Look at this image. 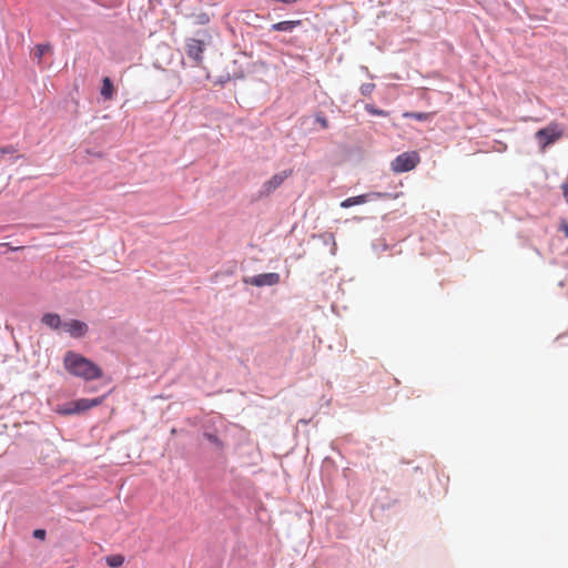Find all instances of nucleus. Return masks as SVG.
<instances>
[{
  "mask_svg": "<svg viewBox=\"0 0 568 568\" xmlns=\"http://www.w3.org/2000/svg\"><path fill=\"white\" fill-rule=\"evenodd\" d=\"M315 122H317L323 129L328 128V121H327L326 116H324L322 113L316 114Z\"/></svg>",
  "mask_w": 568,
  "mask_h": 568,
  "instance_id": "aec40b11",
  "label": "nucleus"
},
{
  "mask_svg": "<svg viewBox=\"0 0 568 568\" xmlns=\"http://www.w3.org/2000/svg\"><path fill=\"white\" fill-rule=\"evenodd\" d=\"M418 163L419 155L417 152H404L393 160L390 166L394 172L403 173L415 169Z\"/></svg>",
  "mask_w": 568,
  "mask_h": 568,
  "instance_id": "39448f33",
  "label": "nucleus"
},
{
  "mask_svg": "<svg viewBox=\"0 0 568 568\" xmlns=\"http://www.w3.org/2000/svg\"><path fill=\"white\" fill-rule=\"evenodd\" d=\"M105 562L111 568H118L123 565L124 557L122 555H111L105 557Z\"/></svg>",
  "mask_w": 568,
  "mask_h": 568,
  "instance_id": "4468645a",
  "label": "nucleus"
},
{
  "mask_svg": "<svg viewBox=\"0 0 568 568\" xmlns=\"http://www.w3.org/2000/svg\"><path fill=\"white\" fill-rule=\"evenodd\" d=\"M561 189H562L564 199L568 203V183H564L561 185Z\"/></svg>",
  "mask_w": 568,
  "mask_h": 568,
  "instance_id": "5701e85b",
  "label": "nucleus"
},
{
  "mask_svg": "<svg viewBox=\"0 0 568 568\" xmlns=\"http://www.w3.org/2000/svg\"><path fill=\"white\" fill-rule=\"evenodd\" d=\"M32 536L36 538V539H41L43 540L47 536V531L44 529H34L33 532H32Z\"/></svg>",
  "mask_w": 568,
  "mask_h": 568,
  "instance_id": "4be33fe9",
  "label": "nucleus"
},
{
  "mask_svg": "<svg viewBox=\"0 0 568 568\" xmlns=\"http://www.w3.org/2000/svg\"><path fill=\"white\" fill-rule=\"evenodd\" d=\"M373 248L375 251H379V250L386 251L388 248V245L385 242H383L382 240H377L373 243Z\"/></svg>",
  "mask_w": 568,
  "mask_h": 568,
  "instance_id": "412c9836",
  "label": "nucleus"
},
{
  "mask_svg": "<svg viewBox=\"0 0 568 568\" xmlns=\"http://www.w3.org/2000/svg\"><path fill=\"white\" fill-rule=\"evenodd\" d=\"M113 92H114V87H113V82L111 81V79L109 77L103 78L102 87H101V91H100L101 95L105 100H111L113 98Z\"/></svg>",
  "mask_w": 568,
  "mask_h": 568,
  "instance_id": "f8f14e48",
  "label": "nucleus"
},
{
  "mask_svg": "<svg viewBox=\"0 0 568 568\" xmlns=\"http://www.w3.org/2000/svg\"><path fill=\"white\" fill-rule=\"evenodd\" d=\"M276 1L281 2V3L290 4V3L296 2L297 0H276Z\"/></svg>",
  "mask_w": 568,
  "mask_h": 568,
  "instance_id": "393cba45",
  "label": "nucleus"
},
{
  "mask_svg": "<svg viewBox=\"0 0 568 568\" xmlns=\"http://www.w3.org/2000/svg\"><path fill=\"white\" fill-rule=\"evenodd\" d=\"M1 152H2V153H10V152H12V150H11V148H10V146H6V148H2V149H1Z\"/></svg>",
  "mask_w": 568,
  "mask_h": 568,
  "instance_id": "a878e982",
  "label": "nucleus"
},
{
  "mask_svg": "<svg viewBox=\"0 0 568 568\" xmlns=\"http://www.w3.org/2000/svg\"><path fill=\"white\" fill-rule=\"evenodd\" d=\"M432 113L428 112H404L403 116L406 119H414L417 121H428L432 119Z\"/></svg>",
  "mask_w": 568,
  "mask_h": 568,
  "instance_id": "ddd939ff",
  "label": "nucleus"
},
{
  "mask_svg": "<svg viewBox=\"0 0 568 568\" xmlns=\"http://www.w3.org/2000/svg\"><path fill=\"white\" fill-rule=\"evenodd\" d=\"M52 50V47L49 43H42L38 44L36 47L34 58L38 60V62H41L42 57Z\"/></svg>",
  "mask_w": 568,
  "mask_h": 568,
  "instance_id": "2eb2a0df",
  "label": "nucleus"
},
{
  "mask_svg": "<svg viewBox=\"0 0 568 568\" xmlns=\"http://www.w3.org/2000/svg\"><path fill=\"white\" fill-rule=\"evenodd\" d=\"M103 402V397L97 398H80L74 402L63 404L59 408V413L62 415H74L87 412L95 406H99Z\"/></svg>",
  "mask_w": 568,
  "mask_h": 568,
  "instance_id": "7ed1b4c3",
  "label": "nucleus"
},
{
  "mask_svg": "<svg viewBox=\"0 0 568 568\" xmlns=\"http://www.w3.org/2000/svg\"><path fill=\"white\" fill-rule=\"evenodd\" d=\"M560 231H562L565 233V235L568 236V224L567 223H562L560 225Z\"/></svg>",
  "mask_w": 568,
  "mask_h": 568,
  "instance_id": "b1692460",
  "label": "nucleus"
},
{
  "mask_svg": "<svg viewBox=\"0 0 568 568\" xmlns=\"http://www.w3.org/2000/svg\"><path fill=\"white\" fill-rule=\"evenodd\" d=\"M375 89V84L372 83V82H366V83H363L359 88V91L365 97H368L372 94V92L374 91Z\"/></svg>",
  "mask_w": 568,
  "mask_h": 568,
  "instance_id": "a211bd4d",
  "label": "nucleus"
},
{
  "mask_svg": "<svg viewBox=\"0 0 568 568\" xmlns=\"http://www.w3.org/2000/svg\"><path fill=\"white\" fill-rule=\"evenodd\" d=\"M292 174V171L284 170L274 174L270 180L265 181L260 190L253 195L254 201H258L263 197L270 196L275 190H277L283 182Z\"/></svg>",
  "mask_w": 568,
  "mask_h": 568,
  "instance_id": "20e7f679",
  "label": "nucleus"
},
{
  "mask_svg": "<svg viewBox=\"0 0 568 568\" xmlns=\"http://www.w3.org/2000/svg\"><path fill=\"white\" fill-rule=\"evenodd\" d=\"M301 20H287L273 23L271 26V31H280V32H292L296 27L301 26Z\"/></svg>",
  "mask_w": 568,
  "mask_h": 568,
  "instance_id": "9b49d317",
  "label": "nucleus"
},
{
  "mask_svg": "<svg viewBox=\"0 0 568 568\" xmlns=\"http://www.w3.org/2000/svg\"><path fill=\"white\" fill-rule=\"evenodd\" d=\"M564 134L562 128L558 123H550L545 128L539 129L535 133V139L541 150H545L550 144L559 140Z\"/></svg>",
  "mask_w": 568,
  "mask_h": 568,
  "instance_id": "f03ea898",
  "label": "nucleus"
},
{
  "mask_svg": "<svg viewBox=\"0 0 568 568\" xmlns=\"http://www.w3.org/2000/svg\"><path fill=\"white\" fill-rule=\"evenodd\" d=\"M204 437L210 442L212 443L213 445H215L217 448H222L223 444L222 442L220 440V438L214 435V434H211V433H204Z\"/></svg>",
  "mask_w": 568,
  "mask_h": 568,
  "instance_id": "6ab92c4d",
  "label": "nucleus"
},
{
  "mask_svg": "<svg viewBox=\"0 0 568 568\" xmlns=\"http://www.w3.org/2000/svg\"><path fill=\"white\" fill-rule=\"evenodd\" d=\"M243 282L248 285H254L257 287L262 286H273L280 282L278 273H263L254 276L244 277Z\"/></svg>",
  "mask_w": 568,
  "mask_h": 568,
  "instance_id": "0eeeda50",
  "label": "nucleus"
},
{
  "mask_svg": "<svg viewBox=\"0 0 568 568\" xmlns=\"http://www.w3.org/2000/svg\"><path fill=\"white\" fill-rule=\"evenodd\" d=\"M365 110L372 115L386 116L388 113L385 110L376 108L374 104H366Z\"/></svg>",
  "mask_w": 568,
  "mask_h": 568,
  "instance_id": "f3484780",
  "label": "nucleus"
},
{
  "mask_svg": "<svg viewBox=\"0 0 568 568\" xmlns=\"http://www.w3.org/2000/svg\"><path fill=\"white\" fill-rule=\"evenodd\" d=\"M387 193H379V192H368L365 194H361L357 196L347 197L344 201L341 202V207L348 209L354 205H361L367 202L376 201L382 197H387Z\"/></svg>",
  "mask_w": 568,
  "mask_h": 568,
  "instance_id": "423d86ee",
  "label": "nucleus"
},
{
  "mask_svg": "<svg viewBox=\"0 0 568 568\" xmlns=\"http://www.w3.org/2000/svg\"><path fill=\"white\" fill-rule=\"evenodd\" d=\"M194 23L199 26L207 24L211 21V16L207 12H199L193 16Z\"/></svg>",
  "mask_w": 568,
  "mask_h": 568,
  "instance_id": "dca6fc26",
  "label": "nucleus"
},
{
  "mask_svg": "<svg viewBox=\"0 0 568 568\" xmlns=\"http://www.w3.org/2000/svg\"><path fill=\"white\" fill-rule=\"evenodd\" d=\"M65 371L85 381H93L102 377V369L91 359L73 351H68L63 357Z\"/></svg>",
  "mask_w": 568,
  "mask_h": 568,
  "instance_id": "f257e3e1",
  "label": "nucleus"
},
{
  "mask_svg": "<svg viewBox=\"0 0 568 568\" xmlns=\"http://www.w3.org/2000/svg\"><path fill=\"white\" fill-rule=\"evenodd\" d=\"M64 332L69 333L71 337L73 338H81L83 337L88 331L89 327L87 323L79 321V320H70L63 323Z\"/></svg>",
  "mask_w": 568,
  "mask_h": 568,
  "instance_id": "1a4fd4ad",
  "label": "nucleus"
},
{
  "mask_svg": "<svg viewBox=\"0 0 568 568\" xmlns=\"http://www.w3.org/2000/svg\"><path fill=\"white\" fill-rule=\"evenodd\" d=\"M205 43L202 40L189 38L185 42V51L190 59L200 64L203 61Z\"/></svg>",
  "mask_w": 568,
  "mask_h": 568,
  "instance_id": "6e6552de",
  "label": "nucleus"
},
{
  "mask_svg": "<svg viewBox=\"0 0 568 568\" xmlns=\"http://www.w3.org/2000/svg\"><path fill=\"white\" fill-rule=\"evenodd\" d=\"M41 323L51 329L57 331L59 328H63L64 322L61 321L60 315L57 313H45L41 317Z\"/></svg>",
  "mask_w": 568,
  "mask_h": 568,
  "instance_id": "9d476101",
  "label": "nucleus"
}]
</instances>
